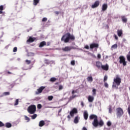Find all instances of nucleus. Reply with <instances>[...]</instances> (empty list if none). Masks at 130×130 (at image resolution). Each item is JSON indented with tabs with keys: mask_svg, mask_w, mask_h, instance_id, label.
Here are the masks:
<instances>
[{
	"mask_svg": "<svg viewBox=\"0 0 130 130\" xmlns=\"http://www.w3.org/2000/svg\"><path fill=\"white\" fill-rule=\"evenodd\" d=\"M89 119L90 120L94 119L92 124L94 126V127H97L99 125L101 127L104 125V122L103 121V120L101 119L100 121H98V116L95 114L90 115L89 116Z\"/></svg>",
	"mask_w": 130,
	"mask_h": 130,
	"instance_id": "nucleus-1",
	"label": "nucleus"
},
{
	"mask_svg": "<svg viewBox=\"0 0 130 130\" xmlns=\"http://www.w3.org/2000/svg\"><path fill=\"white\" fill-rule=\"evenodd\" d=\"M75 39H76L75 36L71 35L70 32H67L62 36L61 39V41H63L64 43H69V42H70V40H71V41H74Z\"/></svg>",
	"mask_w": 130,
	"mask_h": 130,
	"instance_id": "nucleus-2",
	"label": "nucleus"
},
{
	"mask_svg": "<svg viewBox=\"0 0 130 130\" xmlns=\"http://www.w3.org/2000/svg\"><path fill=\"white\" fill-rule=\"evenodd\" d=\"M27 112L29 114H34L36 112V106L31 105L27 108Z\"/></svg>",
	"mask_w": 130,
	"mask_h": 130,
	"instance_id": "nucleus-3",
	"label": "nucleus"
},
{
	"mask_svg": "<svg viewBox=\"0 0 130 130\" xmlns=\"http://www.w3.org/2000/svg\"><path fill=\"white\" fill-rule=\"evenodd\" d=\"M123 110L121 108H117L116 109V114L118 118H120L123 115Z\"/></svg>",
	"mask_w": 130,
	"mask_h": 130,
	"instance_id": "nucleus-4",
	"label": "nucleus"
},
{
	"mask_svg": "<svg viewBox=\"0 0 130 130\" xmlns=\"http://www.w3.org/2000/svg\"><path fill=\"white\" fill-rule=\"evenodd\" d=\"M119 63L121 64L122 63L123 66L124 67H125L126 66V61H125V58L123 56H120L119 57Z\"/></svg>",
	"mask_w": 130,
	"mask_h": 130,
	"instance_id": "nucleus-5",
	"label": "nucleus"
},
{
	"mask_svg": "<svg viewBox=\"0 0 130 130\" xmlns=\"http://www.w3.org/2000/svg\"><path fill=\"white\" fill-rule=\"evenodd\" d=\"M114 82L117 84V86H120L121 83V78L117 75L116 78L114 79Z\"/></svg>",
	"mask_w": 130,
	"mask_h": 130,
	"instance_id": "nucleus-6",
	"label": "nucleus"
},
{
	"mask_svg": "<svg viewBox=\"0 0 130 130\" xmlns=\"http://www.w3.org/2000/svg\"><path fill=\"white\" fill-rule=\"evenodd\" d=\"M99 48V44H98V43H92L90 44V49H94L95 50H97V49H98V48Z\"/></svg>",
	"mask_w": 130,
	"mask_h": 130,
	"instance_id": "nucleus-7",
	"label": "nucleus"
},
{
	"mask_svg": "<svg viewBox=\"0 0 130 130\" xmlns=\"http://www.w3.org/2000/svg\"><path fill=\"white\" fill-rule=\"evenodd\" d=\"M77 113H78V109L76 108H74L70 112L71 117H74L75 114H77Z\"/></svg>",
	"mask_w": 130,
	"mask_h": 130,
	"instance_id": "nucleus-8",
	"label": "nucleus"
},
{
	"mask_svg": "<svg viewBox=\"0 0 130 130\" xmlns=\"http://www.w3.org/2000/svg\"><path fill=\"white\" fill-rule=\"evenodd\" d=\"M100 5V2L99 1H96L91 6L92 9H95V8H98Z\"/></svg>",
	"mask_w": 130,
	"mask_h": 130,
	"instance_id": "nucleus-9",
	"label": "nucleus"
},
{
	"mask_svg": "<svg viewBox=\"0 0 130 130\" xmlns=\"http://www.w3.org/2000/svg\"><path fill=\"white\" fill-rule=\"evenodd\" d=\"M62 50L64 52H69L72 50V47L66 46L64 48H62Z\"/></svg>",
	"mask_w": 130,
	"mask_h": 130,
	"instance_id": "nucleus-10",
	"label": "nucleus"
},
{
	"mask_svg": "<svg viewBox=\"0 0 130 130\" xmlns=\"http://www.w3.org/2000/svg\"><path fill=\"white\" fill-rule=\"evenodd\" d=\"M102 69L104 70V71H108V70H109V66L107 64L103 65L102 66Z\"/></svg>",
	"mask_w": 130,
	"mask_h": 130,
	"instance_id": "nucleus-11",
	"label": "nucleus"
},
{
	"mask_svg": "<svg viewBox=\"0 0 130 130\" xmlns=\"http://www.w3.org/2000/svg\"><path fill=\"white\" fill-rule=\"evenodd\" d=\"M36 39L35 38H32L31 37H29V39L27 40V42H29V43H32V42H34Z\"/></svg>",
	"mask_w": 130,
	"mask_h": 130,
	"instance_id": "nucleus-12",
	"label": "nucleus"
},
{
	"mask_svg": "<svg viewBox=\"0 0 130 130\" xmlns=\"http://www.w3.org/2000/svg\"><path fill=\"white\" fill-rule=\"evenodd\" d=\"M35 61H36L35 59H34V61H32V62H31V60H28V59L25 60V62L26 64H30V63H32V66H33V64L35 63Z\"/></svg>",
	"mask_w": 130,
	"mask_h": 130,
	"instance_id": "nucleus-13",
	"label": "nucleus"
},
{
	"mask_svg": "<svg viewBox=\"0 0 130 130\" xmlns=\"http://www.w3.org/2000/svg\"><path fill=\"white\" fill-rule=\"evenodd\" d=\"M45 89V86H41L39 89H37L38 94L40 93H42V91H43Z\"/></svg>",
	"mask_w": 130,
	"mask_h": 130,
	"instance_id": "nucleus-14",
	"label": "nucleus"
},
{
	"mask_svg": "<svg viewBox=\"0 0 130 130\" xmlns=\"http://www.w3.org/2000/svg\"><path fill=\"white\" fill-rule=\"evenodd\" d=\"M84 118L85 120L88 119V117L89 116V114H88V112L87 111H85L83 114Z\"/></svg>",
	"mask_w": 130,
	"mask_h": 130,
	"instance_id": "nucleus-15",
	"label": "nucleus"
},
{
	"mask_svg": "<svg viewBox=\"0 0 130 130\" xmlns=\"http://www.w3.org/2000/svg\"><path fill=\"white\" fill-rule=\"evenodd\" d=\"M107 8H108V6L107 5V4H104L102 6V11L103 12L106 11L107 10Z\"/></svg>",
	"mask_w": 130,
	"mask_h": 130,
	"instance_id": "nucleus-16",
	"label": "nucleus"
},
{
	"mask_svg": "<svg viewBox=\"0 0 130 130\" xmlns=\"http://www.w3.org/2000/svg\"><path fill=\"white\" fill-rule=\"evenodd\" d=\"M44 125H45V121H44V120L40 121L39 123V126L42 127Z\"/></svg>",
	"mask_w": 130,
	"mask_h": 130,
	"instance_id": "nucleus-17",
	"label": "nucleus"
},
{
	"mask_svg": "<svg viewBox=\"0 0 130 130\" xmlns=\"http://www.w3.org/2000/svg\"><path fill=\"white\" fill-rule=\"evenodd\" d=\"M121 19L123 23H127V18H125V16H122Z\"/></svg>",
	"mask_w": 130,
	"mask_h": 130,
	"instance_id": "nucleus-18",
	"label": "nucleus"
},
{
	"mask_svg": "<svg viewBox=\"0 0 130 130\" xmlns=\"http://www.w3.org/2000/svg\"><path fill=\"white\" fill-rule=\"evenodd\" d=\"M46 45V42L45 41H43L40 43V45L39 46V47L40 48L43 47V46H45Z\"/></svg>",
	"mask_w": 130,
	"mask_h": 130,
	"instance_id": "nucleus-19",
	"label": "nucleus"
},
{
	"mask_svg": "<svg viewBox=\"0 0 130 130\" xmlns=\"http://www.w3.org/2000/svg\"><path fill=\"white\" fill-rule=\"evenodd\" d=\"M102 63L100 61L96 62V67L98 68V69H100V68H102Z\"/></svg>",
	"mask_w": 130,
	"mask_h": 130,
	"instance_id": "nucleus-20",
	"label": "nucleus"
},
{
	"mask_svg": "<svg viewBox=\"0 0 130 130\" xmlns=\"http://www.w3.org/2000/svg\"><path fill=\"white\" fill-rule=\"evenodd\" d=\"M88 100L89 102H90V103H92V102L94 101V96L89 95L88 97Z\"/></svg>",
	"mask_w": 130,
	"mask_h": 130,
	"instance_id": "nucleus-21",
	"label": "nucleus"
},
{
	"mask_svg": "<svg viewBox=\"0 0 130 130\" xmlns=\"http://www.w3.org/2000/svg\"><path fill=\"white\" fill-rule=\"evenodd\" d=\"M123 32L122 29H119L117 30V35L119 37H121V36L122 35Z\"/></svg>",
	"mask_w": 130,
	"mask_h": 130,
	"instance_id": "nucleus-22",
	"label": "nucleus"
},
{
	"mask_svg": "<svg viewBox=\"0 0 130 130\" xmlns=\"http://www.w3.org/2000/svg\"><path fill=\"white\" fill-rule=\"evenodd\" d=\"M5 126L7 127V128H10V127H12V124L10 122L6 123Z\"/></svg>",
	"mask_w": 130,
	"mask_h": 130,
	"instance_id": "nucleus-23",
	"label": "nucleus"
},
{
	"mask_svg": "<svg viewBox=\"0 0 130 130\" xmlns=\"http://www.w3.org/2000/svg\"><path fill=\"white\" fill-rule=\"evenodd\" d=\"M40 2V0H34L33 5L34 6H37V5H38V4H39Z\"/></svg>",
	"mask_w": 130,
	"mask_h": 130,
	"instance_id": "nucleus-24",
	"label": "nucleus"
},
{
	"mask_svg": "<svg viewBox=\"0 0 130 130\" xmlns=\"http://www.w3.org/2000/svg\"><path fill=\"white\" fill-rule=\"evenodd\" d=\"M74 123H78L79 122V117L76 116L75 117L74 120Z\"/></svg>",
	"mask_w": 130,
	"mask_h": 130,
	"instance_id": "nucleus-25",
	"label": "nucleus"
},
{
	"mask_svg": "<svg viewBox=\"0 0 130 130\" xmlns=\"http://www.w3.org/2000/svg\"><path fill=\"white\" fill-rule=\"evenodd\" d=\"M87 80L88 82H93V77L92 76H89L87 77Z\"/></svg>",
	"mask_w": 130,
	"mask_h": 130,
	"instance_id": "nucleus-26",
	"label": "nucleus"
},
{
	"mask_svg": "<svg viewBox=\"0 0 130 130\" xmlns=\"http://www.w3.org/2000/svg\"><path fill=\"white\" fill-rule=\"evenodd\" d=\"M117 48V44H115L114 45H113L112 46H111V49L113 50V49H115Z\"/></svg>",
	"mask_w": 130,
	"mask_h": 130,
	"instance_id": "nucleus-27",
	"label": "nucleus"
},
{
	"mask_svg": "<svg viewBox=\"0 0 130 130\" xmlns=\"http://www.w3.org/2000/svg\"><path fill=\"white\" fill-rule=\"evenodd\" d=\"M126 58L128 61L130 62V51L128 52V54L126 55Z\"/></svg>",
	"mask_w": 130,
	"mask_h": 130,
	"instance_id": "nucleus-28",
	"label": "nucleus"
},
{
	"mask_svg": "<svg viewBox=\"0 0 130 130\" xmlns=\"http://www.w3.org/2000/svg\"><path fill=\"white\" fill-rule=\"evenodd\" d=\"M3 11H4V6H0V14H3Z\"/></svg>",
	"mask_w": 130,
	"mask_h": 130,
	"instance_id": "nucleus-29",
	"label": "nucleus"
},
{
	"mask_svg": "<svg viewBox=\"0 0 130 130\" xmlns=\"http://www.w3.org/2000/svg\"><path fill=\"white\" fill-rule=\"evenodd\" d=\"M109 113H112V106L111 105L109 106Z\"/></svg>",
	"mask_w": 130,
	"mask_h": 130,
	"instance_id": "nucleus-30",
	"label": "nucleus"
},
{
	"mask_svg": "<svg viewBox=\"0 0 130 130\" xmlns=\"http://www.w3.org/2000/svg\"><path fill=\"white\" fill-rule=\"evenodd\" d=\"M92 95L93 96H96V89L95 88L92 89Z\"/></svg>",
	"mask_w": 130,
	"mask_h": 130,
	"instance_id": "nucleus-31",
	"label": "nucleus"
},
{
	"mask_svg": "<svg viewBox=\"0 0 130 130\" xmlns=\"http://www.w3.org/2000/svg\"><path fill=\"white\" fill-rule=\"evenodd\" d=\"M31 119H35V118L37 117V114H34V115L31 116Z\"/></svg>",
	"mask_w": 130,
	"mask_h": 130,
	"instance_id": "nucleus-32",
	"label": "nucleus"
},
{
	"mask_svg": "<svg viewBox=\"0 0 130 130\" xmlns=\"http://www.w3.org/2000/svg\"><path fill=\"white\" fill-rule=\"evenodd\" d=\"M57 79L55 78V77H52L50 79V82H55L56 81Z\"/></svg>",
	"mask_w": 130,
	"mask_h": 130,
	"instance_id": "nucleus-33",
	"label": "nucleus"
},
{
	"mask_svg": "<svg viewBox=\"0 0 130 130\" xmlns=\"http://www.w3.org/2000/svg\"><path fill=\"white\" fill-rule=\"evenodd\" d=\"M53 99V96L51 95V96H48V100H49V101H51V100H52Z\"/></svg>",
	"mask_w": 130,
	"mask_h": 130,
	"instance_id": "nucleus-34",
	"label": "nucleus"
},
{
	"mask_svg": "<svg viewBox=\"0 0 130 130\" xmlns=\"http://www.w3.org/2000/svg\"><path fill=\"white\" fill-rule=\"evenodd\" d=\"M24 118H25V120H27V122H29V121H30V118L29 117H28V116H24Z\"/></svg>",
	"mask_w": 130,
	"mask_h": 130,
	"instance_id": "nucleus-35",
	"label": "nucleus"
},
{
	"mask_svg": "<svg viewBox=\"0 0 130 130\" xmlns=\"http://www.w3.org/2000/svg\"><path fill=\"white\" fill-rule=\"evenodd\" d=\"M18 104H19V99H16V100L15 101L14 105L16 106L18 105Z\"/></svg>",
	"mask_w": 130,
	"mask_h": 130,
	"instance_id": "nucleus-36",
	"label": "nucleus"
},
{
	"mask_svg": "<svg viewBox=\"0 0 130 130\" xmlns=\"http://www.w3.org/2000/svg\"><path fill=\"white\" fill-rule=\"evenodd\" d=\"M71 64L72 66H75V64H76V63L75 62V60H73L71 61Z\"/></svg>",
	"mask_w": 130,
	"mask_h": 130,
	"instance_id": "nucleus-37",
	"label": "nucleus"
},
{
	"mask_svg": "<svg viewBox=\"0 0 130 130\" xmlns=\"http://www.w3.org/2000/svg\"><path fill=\"white\" fill-rule=\"evenodd\" d=\"M111 122L110 121H108L107 123V125H108V126H111Z\"/></svg>",
	"mask_w": 130,
	"mask_h": 130,
	"instance_id": "nucleus-38",
	"label": "nucleus"
},
{
	"mask_svg": "<svg viewBox=\"0 0 130 130\" xmlns=\"http://www.w3.org/2000/svg\"><path fill=\"white\" fill-rule=\"evenodd\" d=\"M76 97H77V95L73 94L72 96L70 97V99L71 100H73V99H74V98H76Z\"/></svg>",
	"mask_w": 130,
	"mask_h": 130,
	"instance_id": "nucleus-39",
	"label": "nucleus"
},
{
	"mask_svg": "<svg viewBox=\"0 0 130 130\" xmlns=\"http://www.w3.org/2000/svg\"><path fill=\"white\" fill-rule=\"evenodd\" d=\"M37 107L38 109H41V108H42V105H41V104H38Z\"/></svg>",
	"mask_w": 130,
	"mask_h": 130,
	"instance_id": "nucleus-40",
	"label": "nucleus"
},
{
	"mask_svg": "<svg viewBox=\"0 0 130 130\" xmlns=\"http://www.w3.org/2000/svg\"><path fill=\"white\" fill-rule=\"evenodd\" d=\"M3 126H5V124H4L3 122L0 121V127H2Z\"/></svg>",
	"mask_w": 130,
	"mask_h": 130,
	"instance_id": "nucleus-41",
	"label": "nucleus"
},
{
	"mask_svg": "<svg viewBox=\"0 0 130 130\" xmlns=\"http://www.w3.org/2000/svg\"><path fill=\"white\" fill-rule=\"evenodd\" d=\"M17 50H18V48L16 47H15L13 48V51L14 52H17Z\"/></svg>",
	"mask_w": 130,
	"mask_h": 130,
	"instance_id": "nucleus-42",
	"label": "nucleus"
},
{
	"mask_svg": "<svg viewBox=\"0 0 130 130\" xmlns=\"http://www.w3.org/2000/svg\"><path fill=\"white\" fill-rule=\"evenodd\" d=\"M46 21H47V18L46 17H44L42 19V22H46Z\"/></svg>",
	"mask_w": 130,
	"mask_h": 130,
	"instance_id": "nucleus-43",
	"label": "nucleus"
},
{
	"mask_svg": "<svg viewBox=\"0 0 130 130\" xmlns=\"http://www.w3.org/2000/svg\"><path fill=\"white\" fill-rule=\"evenodd\" d=\"M62 89H63V86H62V85H59V91H60V90H62Z\"/></svg>",
	"mask_w": 130,
	"mask_h": 130,
	"instance_id": "nucleus-44",
	"label": "nucleus"
},
{
	"mask_svg": "<svg viewBox=\"0 0 130 130\" xmlns=\"http://www.w3.org/2000/svg\"><path fill=\"white\" fill-rule=\"evenodd\" d=\"M107 79H108L107 76H105L104 78V82H105L106 81H107Z\"/></svg>",
	"mask_w": 130,
	"mask_h": 130,
	"instance_id": "nucleus-45",
	"label": "nucleus"
},
{
	"mask_svg": "<svg viewBox=\"0 0 130 130\" xmlns=\"http://www.w3.org/2000/svg\"><path fill=\"white\" fill-rule=\"evenodd\" d=\"M114 37L115 39H116V40H118V37H117V36H116V35H114Z\"/></svg>",
	"mask_w": 130,
	"mask_h": 130,
	"instance_id": "nucleus-46",
	"label": "nucleus"
},
{
	"mask_svg": "<svg viewBox=\"0 0 130 130\" xmlns=\"http://www.w3.org/2000/svg\"><path fill=\"white\" fill-rule=\"evenodd\" d=\"M105 87H106V88H108V83H107V82H105Z\"/></svg>",
	"mask_w": 130,
	"mask_h": 130,
	"instance_id": "nucleus-47",
	"label": "nucleus"
},
{
	"mask_svg": "<svg viewBox=\"0 0 130 130\" xmlns=\"http://www.w3.org/2000/svg\"><path fill=\"white\" fill-rule=\"evenodd\" d=\"M4 94L7 96V95H10V92H4Z\"/></svg>",
	"mask_w": 130,
	"mask_h": 130,
	"instance_id": "nucleus-48",
	"label": "nucleus"
},
{
	"mask_svg": "<svg viewBox=\"0 0 130 130\" xmlns=\"http://www.w3.org/2000/svg\"><path fill=\"white\" fill-rule=\"evenodd\" d=\"M84 48L85 49H89L90 47H89V46L88 45H86L85 46H84Z\"/></svg>",
	"mask_w": 130,
	"mask_h": 130,
	"instance_id": "nucleus-49",
	"label": "nucleus"
},
{
	"mask_svg": "<svg viewBox=\"0 0 130 130\" xmlns=\"http://www.w3.org/2000/svg\"><path fill=\"white\" fill-rule=\"evenodd\" d=\"M81 105L82 107H84V106H85V105L84 104V102H81Z\"/></svg>",
	"mask_w": 130,
	"mask_h": 130,
	"instance_id": "nucleus-50",
	"label": "nucleus"
},
{
	"mask_svg": "<svg viewBox=\"0 0 130 130\" xmlns=\"http://www.w3.org/2000/svg\"><path fill=\"white\" fill-rule=\"evenodd\" d=\"M50 44H51L50 42H48L46 43L47 46H49V45H50Z\"/></svg>",
	"mask_w": 130,
	"mask_h": 130,
	"instance_id": "nucleus-51",
	"label": "nucleus"
},
{
	"mask_svg": "<svg viewBox=\"0 0 130 130\" xmlns=\"http://www.w3.org/2000/svg\"><path fill=\"white\" fill-rule=\"evenodd\" d=\"M98 58H99V59L101 58V55L100 54H98Z\"/></svg>",
	"mask_w": 130,
	"mask_h": 130,
	"instance_id": "nucleus-52",
	"label": "nucleus"
},
{
	"mask_svg": "<svg viewBox=\"0 0 130 130\" xmlns=\"http://www.w3.org/2000/svg\"><path fill=\"white\" fill-rule=\"evenodd\" d=\"M67 118H68V120H69V121L71 120V116H70V115H69L67 116Z\"/></svg>",
	"mask_w": 130,
	"mask_h": 130,
	"instance_id": "nucleus-53",
	"label": "nucleus"
},
{
	"mask_svg": "<svg viewBox=\"0 0 130 130\" xmlns=\"http://www.w3.org/2000/svg\"><path fill=\"white\" fill-rule=\"evenodd\" d=\"M61 112V109H59L58 111V116H59V113Z\"/></svg>",
	"mask_w": 130,
	"mask_h": 130,
	"instance_id": "nucleus-54",
	"label": "nucleus"
},
{
	"mask_svg": "<svg viewBox=\"0 0 130 130\" xmlns=\"http://www.w3.org/2000/svg\"><path fill=\"white\" fill-rule=\"evenodd\" d=\"M7 74L9 75H12L13 73L12 72H10V71L7 72Z\"/></svg>",
	"mask_w": 130,
	"mask_h": 130,
	"instance_id": "nucleus-55",
	"label": "nucleus"
},
{
	"mask_svg": "<svg viewBox=\"0 0 130 130\" xmlns=\"http://www.w3.org/2000/svg\"><path fill=\"white\" fill-rule=\"evenodd\" d=\"M55 14H56V15H58V14H59V12L56 11V12H55Z\"/></svg>",
	"mask_w": 130,
	"mask_h": 130,
	"instance_id": "nucleus-56",
	"label": "nucleus"
},
{
	"mask_svg": "<svg viewBox=\"0 0 130 130\" xmlns=\"http://www.w3.org/2000/svg\"><path fill=\"white\" fill-rule=\"evenodd\" d=\"M82 130H88V129H87V128H86V127H83L82 128Z\"/></svg>",
	"mask_w": 130,
	"mask_h": 130,
	"instance_id": "nucleus-57",
	"label": "nucleus"
},
{
	"mask_svg": "<svg viewBox=\"0 0 130 130\" xmlns=\"http://www.w3.org/2000/svg\"><path fill=\"white\" fill-rule=\"evenodd\" d=\"M72 93L73 95H74V94H75V93H76V92L75 91V90H73Z\"/></svg>",
	"mask_w": 130,
	"mask_h": 130,
	"instance_id": "nucleus-58",
	"label": "nucleus"
},
{
	"mask_svg": "<svg viewBox=\"0 0 130 130\" xmlns=\"http://www.w3.org/2000/svg\"><path fill=\"white\" fill-rule=\"evenodd\" d=\"M112 87H113V88H116V85L113 84Z\"/></svg>",
	"mask_w": 130,
	"mask_h": 130,
	"instance_id": "nucleus-59",
	"label": "nucleus"
},
{
	"mask_svg": "<svg viewBox=\"0 0 130 130\" xmlns=\"http://www.w3.org/2000/svg\"><path fill=\"white\" fill-rule=\"evenodd\" d=\"M54 108H60V107H54Z\"/></svg>",
	"mask_w": 130,
	"mask_h": 130,
	"instance_id": "nucleus-60",
	"label": "nucleus"
}]
</instances>
